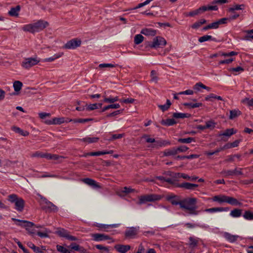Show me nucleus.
I'll list each match as a JSON object with an SVG mask.
<instances>
[{"mask_svg":"<svg viewBox=\"0 0 253 253\" xmlns=\"http://www.w3.org/2000/svg\"><path fill=\"white\" fill-rule=\"evenodd\" d=\"M197 199L189 198L180 201V207L185 212L191 215H197L199 211L197 210Z\"/></svg>","mask_w":253,"mask_h":253,"instance_id":"nucleus-1","label":"nucleus"},{"mask_svg":"<svg viewBox=\"0 0 253 253\" xmlns=\"http://www.w3.org/2000/svg\"><path fill=\"white\" fill-rule=\"evenodd\" d=\"M7 200L11 203H14L15 205V209L19 211L22 212L25 207V201L17 195L12 194L8 196Z\"/></svg>","mask_w":253,"mask_h":253,"instance_id":"nucleus-2","label":"nucleus"},{"mask_svg":"<svg viewBox=\"0 0 253 253\" xmlns=\"http://www.w3.org/2000/svg\"><path fill=\"white\" fill-rule=\"evenodd\" d=\"M162 196L158 194H147L142 195L139 197L138 204L141 205L146 202L158 201L162 198Z\"/></svg>","mask_w":253,"mask_h":253,"instance_id":"nucleus-3","label":"nucleus"},{"mask_svg":"<svg viewBox=\"0 0 253 253\" xmlns=\"http://www.w3.org/2000/svg\"><path fill=\"white\" fill-rule=\"evenodd\" d=\"M41 200L40 201L42 209L45 210L46 211H56L57 207L53 203L48 201L45 198L40 195Z\"/></svg>","mask_w":253,"mask_h":253,"instance_id":"nucleus-4","label":"nucleus"},{"mask_svg":"<svg viewBox=\"0 0 253 253\" xmlns=\"http://www.w3.org/2000/svg\"><path fill=\"white\" fill-rule=\"evenodd\" d=\"M11 219L14 221H17L18 223L17 224L18 226L24 227L28 231L30 234L33 235L35 234L36 231L32 227L35 226L34 223L28 221L27 220H22L18 219L15 218H12Z\"/></svg>","mask_w":253,"mask_h":253,"instance_id":"nucleus-5","label":"nucleus"},{"mask_svg":"<svg viewBox=\"0 0 253 253\" xmlns=\"http://www.w3.org/2000/svg\"><path fill=\"white\" fill-rule=\"evenodd\" d=\"M40 62V59L37 56L33 57L26 58L21 63V66L26 69H29L37 65Z\"/></svg>","mask_w":253,"mask_h":253,"instance_id":"nucleus-6","label":"nucleus"},{"mask_svg":"<svg viewBox=\"0 0 253 253\" xmlns=\"http://www.w3.org/2000/svg\"><path fill=\"white\" fill-rule=\"evenodd\" d=\"M167 43L166 41L161 37H156L152 42L148 44L151 48H157L165 46Z\"/></svg>","mask_w":253,"mask_h":253,"instance_id":"nucleus-7","label":"nucleus"},{"mask_svg":"<svg viewBox=\"0 0 253 253\" xmlns=\"http://www.w3.org/2000/svg\"><path fill=\"white\" fill-rule=\"evenodd\" d=\"M55 233L58 234L60 237L66 238L67 239L70 241H76L77 240L76 237L70 235L69 233V232L63 228L58 229L55 232Z\"/></svg>","mask_w":253,"mask_h":253,"instance_id":"nucleus-8","label":"nucleus"},{"mask_svg":"<svg viewBox=\"0 0 253 253\" xmlns=\"http://www.w3.org/2000/svg\"><path fill=\"white\" fill-rule=\"evenodd\" d=\"M81 44V41L78 39H73L68 42L64 47L66 49H75L79 47Z\"/></svg>","mask_w":253,"mask_h":253,"instance_id":"nucleus-9","label":"nucleus"},{"mask_svg":"<svg viewBox=\"0 0 253 253\" xmlns=\"http://www.w3.org/2000/svg\"><path fill=\"white\" fill-rule=\"evenodd\" d=\"M82 181L84 183L92 187L94 189H97L102 188V186L99 183L97 182L96 181L91 178H84L82 179Z\"/></svg>","mask_w":253,"mask_h":253,"instance_id":"nucleus-10","label":"nucleus"},{"mask_svg":"<svg viewBox=\"0 0 253 253\" xmlns=\"http://www.w3.org/2000/svg\"><path fill=\"white\" fill-rule=\"evenodd\" d=\"M35 32L42 30L46 28L48 24L47 22L40 20L36 23H33Z\"/></svg>","mask_w":253,"mask_h":253,"instance_id":"nucleus-11","label":"nucleus"},{"mask_svg":"<svg viewBox=\"0 0 253 253\" xmlns=\"http://www.w3.org/2000/svg\"><path fill=\"white\" fill-rule=\"evenodd\" d=\"M27 246L32 249L35 253H44V251H45V247L42 246L41 248L36 246L33 243L29 242L27 244Z\"/></svg>","mask_w":253,"mask_h":253,"instance_id":"nucleus-12","label":"nucleus"},{"mask_svg":"<svg viewBox=\"0 0 253 253\" xmlns=\"http://www.w3.org/2000/svg\"><path fill=\"white\" fill-rule=\"evenodd\" d=\"M114 248L120 253H126L130 249V246L129 245L121 244L116 245Z\"/></svg>","mask_w":253,"mask_h":253,"instance_id":"nucleus-13","label":"nucleus"},{"mask_svg":"<svg viewBox=\"0 0 253 253\" xmlns=\"http://www.w3.org/2000/svg\"><path fill=\"white\" fill-rule=\"evenodd\" d=\"M92 237L95 241H100L111 239L109 236L103 234H93L92 235Z\"/></svg>","mask_w":253,"mask_h":253,"instance_id":"nucleus-14","label":"nucleus"},{"mask_svg":"<svg viewBox=\"0 0 253 253\" xmlns=\"http://www.w3.org/2000/svg\"><path fill=\"white\" fill-rule=\"evenodd\" d=\"M176 186L178 187L183 188L187 190H194L195 188L198 186V185L188 182H185L180 184H178Z\"/></svg>","mask_w":253,"mask_h":253,"instance_id":"nucleus-15","label":"nucleus"},{"mask_svg":"<svg viewBox=\"0 0 253 253\" xmlns=\"http://www.w3.org/2000/svg\"><path fill=\"white\" fill-rule=\"evenodd\" d=\"M137 234V229L134 227H131L127 229L125 233V235L127 237L133 238Z\"/></svg>","mask_w":253,"mask_h":253,"instance_id":"nucleus-16","label":"nucleus"},{"mask_svg":"<svg viewBox=\"0 0 253 253\" xmlns=\"http://www.w3.org/2000/svg\"><path fill=\"white\" fill-rule=\"evenodd\" d=\"M223 236L228 241L231 243L235 242L239 238V236L232 235L228 232H225L223 234Z\"/></svg>","mask_w":253,"mask_h":253,"instance_id":"nucleus-17","label":"nucleus"},{"mask_svg":"<svg viewBox=\"0 0 253 253\" xmlns=\"http://www.w3.org/2000/svg\"><path fill=\"white\" fill-rule=\"evenodd\" d=\"M141 33L148 36H154L156 35L157 32L156 30L150 29V28H145L141 30Z\"/></svg>","mask_w":253,"mask_h":253,"instance_id":"nucleus-18","label":"nucleus"},{"mask_svg":"<svg viewBox=\"0 0 253 253\" xmlns=\"http://www.w3.org/2000/svg\"><path fill=\"white\" fill-rule=\"evenodd\" d=\"M167 200L173 205H179L180 206V201H179L177 197L174 195L168 196L167 197Z\"/></svg>","mask_w":253,"mask_h":253,"instance_id":"nucleus-19","label":"nucleus"},{"mask_svg":"<svg viewBox=\"0 0 253 253\" xmlns=\"http://www.w3.org/2000/svg\"><path fill=\"white\" fill-rule=\"evenodd\" d=\"M163 156H174L177 154L176 148L173 147L171 149L165 150L162 152Z\"/></svg>","mask_w":253,"mask_h":253,"instance_id":"nucleus-20","label":"nucleus"},{"mask_svg":"<svg viewBox=\"0 0 253 253\" xmlns=\"http://www.w3.org/2000/svg\"><path fill=\"white\" fill-rule=\"evenodd\" d=\"M227 198L228 196L224 195L215 196L213 197V201L215 202H218L220 203L224 202L227 203Z\"/></svg>","mask_w":253,"mask_h":253,"instance_id":"nucleus-21","label":"nucleus"},{"mask_svg":"<svg viewBox=\"0 0 253 253\" xmlns=\"http://www.w3.org/2000/svg\"><path fill=\"white\" fill-rule=\"evenodd\" d=\"M99 138L97 137H86L80 139L81 141L86 142L87 143H95L97 142Z\"/></svg>","mask_w":253,"mask_h":253,"instance_id":"nucleus-22","label":"nucleus"},{"mask_svg":"<svg viewBox=\"0 0 253 253\" xmlns=\"http://www.w3.org/2000/svg\"><path fill=\"white\" fill-rule=\"evenodd\" d=\"M241 114V111L238 109H234L230 111V115L229 118L230 120H233Z\"/></svg>","mask_w":253,"mask_h":253,"instance_id":"nucleus-23","label":"nucleus"},{"mask_svg":"<svg viewBox=\"0 0 253 253\" xmlns=\"http://www.w3.org/2000/svg\"><path fill=\"white\" fill-rule=\"evenodd\" d=\"M20 9L19 5H17L15 7H12L8 12L9 15L11 16H17L18 15V12Z\"/></svg>","mask_w":253,"mask_h":253,"instance_id":"nucleus-24","label":"nucleus"},{"mask_svg":"<svg viewBox=\"0 0 253 253\" xmlns=\"http://www.w3.org/2000/svg\"><path fill=\"white\" fill-rule=\"evenodd\" d=\"M63 55V52H60V53L54 54L52 57L44 59L43 60V61L45 62H52L54 60H55V59L61 57Z\"/></svg>","mask_w":253,"mask_h":253,"instance_id":"nucleus-25","label":"nucleus"},{"mask_svg":"<svg viewBox=\"0 0 253 253\" xmlns=\"http://www.w3.org/2000/svg\"><path fill=\"white\" fill-rule=\"evenodd\" d=\"M227 203L233 206H240L242 204L236 199L229 196L227 198Z\"/></svg>","mask_w":253,"mask_h":253,"instance_id":"nucleus-26","label":"nucleus"},{"mask_svg":"<svg viewBox=\"0 0 253 253\" xmlns=\"http://www.w3.org/2000/svg\"><path fill=\"white\" fill-rule=\"evenodd\" d=\"M12 129L15 132L21 134L22 136H28L29 134V132L27 131H23L20 128L17 126H13Z\"/></svg>","mask_w":253,"mask_h":253,"instance_id":"nucleus-27","label":"nucleus"},{"mask_svg":"<svg viewBox=\"0 0 253 253\" xmlns=\"http://www.w3.org/2000/svg\"><path fill=\"white\" fill-rule=\"evenodd\" d=\"M236 132V131L233 128H230L226 129L222 133H220L219 135L230 137L233 134H235Z\"/></svg>","mask_w":253,"mask_h":253,"instance_id":"nucleus-28","label":"nucleus"},{"mask_svg":"<svg viewBox=\"0 0 253 253\" xmlns=\"http://www.w3.org/2000/svg\"><path fill=\"white\" fill-rule=\"evenodd\" d=\"M176 122L173 119H169L167 120H163L161 121V124L163 125L170 126L175 124Z\"/></svg>","mask_w":253,"mask_h":253,"instance_id":"nucleus-29","label":"nucleus"},{"mask_svg":"<svg viewBox=\"0 0 253 253\" xmlns=\"http://www.w3.org/2000/svg\"><path fill=\"white\" fill-rule=\"evenodd\" d=\"M242 211V210L235 209L231 211L230 215L233 217H239L241 216Z\"/></svg>","mask_w":253,"mask_h":253,"instance_id":"nucleus-30","label":"nucleus"},{"mask_svg":"<svg viewBox=\"0 0 253 253\" xmlns=\"http://www.w3.org/2000/svg\"><path fill=\"white\" fill-rule=\"evenodd\" d=\"M170 142L167 141H156L153 145V147L157 148L158 147L165 146L167 145H169Z\"/></svg>","mask_w":253,"mask_h":253,"instance_id":"nucleus-31","label":"nucleus"},{"mask_svg":"<svg viewBox=\"0 0 253 253\" xmlns=\"http://www.w3.org/2000/svg\"><path fill=\"white\" fill-rule=\"evenodd\" d=\"M71 121H72L71 120H70L69 121L65 120L64 118H55L53 119L52 122L51 124L60 125V124H63L65 122L67 123V122H70Z\"/></svg>","mask_w":253,"mask_h":253,"instance_id":"nucleus-32","label":"nucleus"},{"mask_svg":"<svg viewBox=\"0 0 253 253\" xmlns=\"http://www.w3.org/2000/svg\"><path fill=\"white\" fill-rule=\"evenodd\" d=\"M245 7V5L243 4H235V5H234L232 7L229 8L228 10L230 12H233L235 10L244 9Z\"/></svg>","mask_w":253,"mask_h":253,"instance_id":"nucleus-33","label":"nucleus"},{"mask_svg":"<svg viewBox=\"0 0 253 253\" xmlns=\"http://www.w3.org/2000/svg\"><path fill=\"white\" fill-rule=\"evenodd\" d=\"M212 40L213 41H215V39L213 38L210 35H205L204 36L201 37L199 38V42H203L206 41Z\"/></svg>","mask_w":253,"mask_h":253,"instance_id":"nucleus-34","label":"nucleus"},{"mask_svg":"<svg viewBox=\"0 0 253 253\" xmlns=\"http://www.w3.org/2000/svg\"><path fill=\"white\" fill-rule=\"evenodd\" d=\"M171 102L169 100L167 99V103L165 105H158V107L163 111L164 112L167 110L170 106Z\"/></svg>","mask_w":253,"mask_h":253,"instance_id":"nucleus-35","label":"nucleus"},{"mask_svg":"<svg viewBox=\"0 0 253 253\" xmlns=\"http://www.w3.org/2000/svg\"><path fill=\"white\" fill-rule=\"evenodd\" d=\"M172 116L175 119H180L188 118L190 116V115L187 113H174L172 115Z\"/></svg>","mask_w":253,"mask_h":253,"instance_id":"nucleus-36","label":"nucleus"},{"mask_svg":"<svg viewBox=\"0 0 253 253\" xmlns=\"http://www.w3.org/2000/svg\"><path fill=\"white\" fill-rule=\"evenodd\" d=\"M22 29L24 31L29 32L31 33H35L33 23L26 25L23 26Z\"/></svg>","mask_w":253,"mask_h":253,"instance_id":"nucleus-37","label":"nucleus"},{"mask_svg":"<svg viewBox=\"0 0 253 253\" xmlns=\"http://www.w3.org/2000/svg\"><path fill=\"white\" fill-rule=\"evenodd\" d=\"M134 190L130 188H127L126 187H125L123 188V189L119 192H118V194L119 196H124V193H129L133 191H134Z\"/></svg>","mask_w":253,"mask_h":253,"instance_id":"nucleus-38","label":"nucleus"},{"mask_svg":"<svg viewBox=\"0 0 253 253\" xmlns=\"http://www.w3.org/2000/svg\"><path fill=\"white\" fill-rule=\"evenodd\" d=\"M23 84L22 82L19 81H15L13 83V88L15 91H19L21 89Z\"/></svg>","mask_w":253,"mask_h":253,"instance_id":"nucleus-39","label":"nucleus"},{"mask_svg":"<svg viewBox=\"0 0 253 253\" xmlns=\"http://www.w3.org/2000/svg\"><path fill=\"white\" fill-rule=\"evenodd\" d=\"M216 123L212 120H210L206 122V129H213L215 126Z\"/></svg>","mask_w":253,"mask_h":253,"instance_id":"nucleus-40","label":"nucleus"},{"mask_svg":"<svg viewBox=\"0 0 253 253\" xmlns=\"http://www.w3.org/2000/svg\"><path fill=\"white\" fill-rule=\"evenodd\" d=\"M51 232L46 228H44L43 232L38 231L37 232V235L41 238L48 237V233Z\"/></svg>","mask_w":253,"mask_h":253,"instance_id":"nucleus-41","label":"nucleus"},{"mask_svg":"<svg viewBox=\"0 0 253 253\" xmlns=\"http://www.w3.org/2000/svg\"><path fill=\"white\" fill-rule=\"evenodd\" d=\"M183 105L186 107H188L190 108H194L197 107H199L202 106V104L201 103H184Z\"/></svg>","mask_w":253,"mask_h":253,"instance_id":"nucleus-42","label":"nucleus"},{"mask_svg":"<svg viewBox=\"0 0 253 253\" xmlns=\"http://www.w3.org/2000/svg\"><path fill=\"white\" fill-rule=\"evenodd\" d=\"M211 98H215L219 100H223V98L221 96L216 95L213 93H211L209 95L206 96L205 97V100L206 101H210Z\"/></svg>","mask_w":253,"mask_h":253,"instance_id":"nucleus-43","label":"nucleus"},{"mask_svg":"<svg viewBox=\"0 0 253 253\" xmlns=\"http://www.w3.org/2000/svg\"><path fill=\"white\" fill-rule=\"evenodd\" d=\"M120 107V105L119 104H111L109 105L108 106H106L105 107H104L102 109V111L104 112L110 108L112 109H118Z\"/></svg>","mask_w":253,"mask_h":253,"instance_id":"nucleus-44","label":"nucleus"},{"mask_svg":"<svg viewBox=\"0 0 253 253\" xmlns=\"http://www.w3.org/2000/svg\"><path fill=\"white\" fill-rule=\"evenodd\" d=\"M225 211V209L224 208H213L206 209L205 211L209 212H213L217 211Z\"/></svg>","mask_w":253,"mask_h":253,"instance_id":"nucleus-45","label":"nucleus"},{"mask_svg":"<svg viewBox=\"0 0 253 253\" xmlns=\"http://www.w3.org/2000/svg\"><path fill=\"white\" fill-rule=\"evenodd\" d=\"M144 37L140 34L136 35L134 37V42L136 44H139L143 41Z\"/></svg>","mask_w":253,"mask_h":253,"instance_id":"nucleus-46","label":"nucleus"},{"mask_svg":"<svg viewBox=\"0 0 253 253\" xmlns=\"http://www.w3.org/2000/svg\"><path fill=\"white\" fill-rule=\"evenodd\" d=\"M166 175H168L171 177V178L177 180L178 179L179 173H174L170 171H168L164 173Z\"/></svg>","mask_w":253,"mask_h":253,"instance_id":"nucleus-47","label":"nucleus"},{"mask_svg":"<svg viewBox=\"0 0 253 253\" xmlns=\"http://www.w3.org/2000/svg\"><path fill=\"white\" fill-rule=\"evenodd\" d=\"M243 217L247 220H253V212L249 211H246L243 214Z\"/></svg>","mask_w":253,"mask_h":253,"instance_id":"nucleus-48","label":"nucleus"},{"mask_svg":"<svg viewBox=\"0 0 253 253\" xmlns=\"http://www.w3.org/2000/svg\"><path fill=\"white\" fill-rule=\"evenodd\" d=\"M178 141L182 143H190L192 141H195L194 138L193 137H188L186 138H179Z\"/></svg>","mask_w":253,"mask_h":253,"instance_id":"nucleus-49","label":"nucleus"},{"mask_svg":"<svg viewBox=\"0 0 253 253\" xmlns=\"http://www.w3.org/2000/svg\"><path fill=\"white\" fill-rule=\"evenodd\" d=\"M238 54V53L235 51H231L229 52H220L219 55L224 57H231L235 56Z\"/></svg>","mask_w":253,"mask_h":253,"instance_id":"nucleus-50","label":"nucleus"},{"mask_svg":"<svg viewBox=\"0 0 253 253\" xmlns=\"http://www.w3.org/2000/svg\"><path fill=\"white\" fill-rule=\"evenodd\" d=\"M123 136L124 134H113L110 138L107 139V140L109 141H111L115 139H121L123 137Z\"/></svg>","mask_w":253,"mask_h":253,"instance_id":"nucleus-51","label":"nucleus"},{"mask_svg":"<svg viewBox=\"0 0 253 253\" xmlns=\"http://www.w3.org/2000/svg\"><path fill=\"white\" fill-rule=\"evenodd\" d=\"M56 249L58 252H61L62 253H70L69 250L60 245H57Z\"/></svg>","mask_w":253,"mask_h":253,"instance_id":"nucleus-52","label":"nucleus"},{"mask_svg":"<svg viewBox=\"0 0 253 253\" xmlns=\"http://www.w3.org/2000/svg\"><path fill=\"white\" fill-rule=\"evenodd\" d=\"M221 173L224 176H228L235 175V171L231 170H223L222 171Z\"/></svg>","mask_w":253,"mask_h":253,"instance_id":"nucleus-53","label":"nucleus"},{"mask_svg":"<svg viewBox=\"0 0 253 253\" xmlns=\"http://www.w3.org/2000/svg\"><path fill=\"white\" fill-rule=\"evenodd\" d=\"M119 98L118 96H116L114 98H107L104 97V102L106 103H114L117 101H118Z\"/></svg>","mask_w":253,"mask_h":253,"instance_id":"nucleus-54","label":"nucleus"},{"mask_svg":"<svg viewBox=\"0 0 253 253\" xmlns=\"http://www.w3.org/2000/svg\"><path fill=\"white\" fill-rule=\"evenodd\" d=\"M15 242L17 243L18 247L20 248L24 253H29V251L22 245L21 243L17 239H15Z\"/></svg>","mask_w":253,"mask_h":253,"instance_id":"nucleus-55","label":"nucleus"},{"mask_svg":"<svg viewBox=\"0 0 253 253\" xmlns=\"http://www.w3.org/2000/svg\"><path fill=\"white\" fill-rule=\"evenodd\" d=\"M189 241H190L189 246L191 247L194 248V247L197 246V241L195 239L191 237L189 238Z\"/></svg>","mask_w":253,"mask_h":253,"instance_id":"nucleus-56","label":"nucleus"},{"mask_svg":"<svg viewBox=\"0 0 253 253\" xmlns=\"http://www.w3.org/2000/svg\"><path fill=\"white\" fill-rule=\"evenodd\" d=\"M200 13V9H196L186 14L187 16H194Z\"/></svg>","mask_w":253,"mask_h":253,"instance_id":"nucleus-57","label":"nucleus"},{"mask_svg":"<svg viewBox=\"0 0 253 253\" xmlns=\"http://www.w3.org/2000/svg\"><path fill=\"white\" fill-rule=\"evenodd\" d=\"M242 102L244 103L247 104L249 106H253V98L249 99V98H246L243 100Z\"/></svg>","mask_w":253,"mask_h":253,"instance_id":"nucleus-58","label":"nucleus"},{"mask_svg":"<svg viewBox=\"0 0 253 253\" xmlns=\"http://www.w3.org/2000/svg\"><path fill=\"white\" fill-rule=\"evenodd\" d=\"M176 149L178 153V152H184L186 151L188 149V148L185 146H181L176 148Z\"/></svg>","mask_w":253,"mask_h":253,"instance_id":"nucleus-59","label":"nucleus"},{"mask_svg":"<svg viewBox=\"0 0 253 253\" xmlns=\"http://www.w3.org/2000/svg\"><path fill=\"white\" fill-rule=\"evenodd\" d=\"M151 80L153 82H154L155 83L157 82L158 81V77L156 76V71L154 70H152L151 72Z\"/></svg>","mask_w":253,"mask_h":253,"instance_id":"nucleus-60","label":"nucleus"},{"mask_svg":"<svg viewBox=\"0 0 253 253\" xmlns=\"http://www.w3.org/2000/svg\"><path fill=\"white\" fill-rule=\"evenodd\" d=\"M95 247L99 250H101V251H104V252H109V249L108 247H105V246H103L101 245H96L95 246Z\"/></svg>","mask_w":253,"mask_h":253,"instance_id":"nucleus-61","label":"nucleus"},{"mask_svg":"<svg viewBox=\"0 0 253 253\" xmlns=\"http://www.w3.org/2000/svg\"><path fill=\"white\" fill-rule=\"evenodd\" d=\"M143 138L145 139V140L147 143H155L156 142V140L154 138H150L147 135H144L143 136Z\"/></svg>","mask_w":253,"mask_h":253,"instance_id":"nucleus-62","label":"nucleus"},{"mask_svg":"<svg viewBox=\"0 0 253 253\" xmlns=\"http://www.w3.org/2000/svg\"><path fill=\"white\" fill-rule=\"evenodd\" d=\"M209 25L210 27V29H217L219 26L217 21Z\"/></svg>","mask_w":253,"mask_h":253,"instance_id":"nucleus-63","label":"nucleus"},{"mask_svg":"<svg viewBox=\"0 0 253 253\" xmlns=\"http://www.w3.org/2000/svg\"><path fill=\"white\" fill-rule=\"evenodd\" d=\"M244 69L241 67H237L236 68H232L229 69V71L232 72H240L244 71Z\"/></svg>","mask_w":253,"mask_h":253,"instance_id":"nucleus-64","label":"nucleus"}]
</instances>
